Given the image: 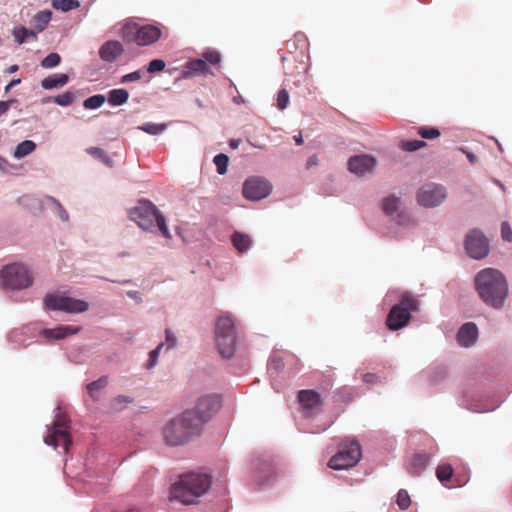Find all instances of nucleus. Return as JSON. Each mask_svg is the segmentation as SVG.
Listing matches in <instances>:
<instances>
[{"label":"nucleus","mask_w":512,"mask_h":512,"mask_svg":"<svg viewBox=\"0 0 512 512\" xmlns=\"http://www.w3.org/2000/svg\"><path fill=\"white\" fill-rule=\"evenodd\" d=\"M220 407V400L216 395L199 397L191 409L170 419L163 427L162 434L165 443L169 446H183L199 437L204 425L212 418Z\"/></svg>","instance_id":"obj_1"},{"label":"nucleus","mask_w":512,"mask_h":512,"mask_svg":"<svg viewBox=\"0 0 512 512\" xmlns=\"http://www.w3.org/2000/svg\"><path fill=\"white\" fill-rule=\"evenodd\" d=\"M475 289L480 299L494 309L504 306L509 287L505 275L498 269L485 268L479 271L474 278Z\"/></svg>","instance_id":"obj_2"},{"label":"nucleus","mask_w":512,"mask_h":512,"mask_svg":"<svg viewBox=\"0 0 512 512\" xmlns=\"http://www.w3.org/2000/svg\"><path fill=\"white\" fill-rule=\"evenodd\" d=\"M212 484L209 474L189 472L180 476L170 490V499L185 505L196 503L197 499L208 492Z\"/></svg>","instance_id":"obj_3"},{"label":"nucleus","mask_w":512,"mask_h":512,"mask_svg":"<svg viewBox=\"0 0 512 512\" xmlns=\"http://www.w3.org/2000/svg\"><path fill=\"white\" fill-rule=\"evenodd\" d=\"M128 213L129 218L142 230L151 233L159 230L163 237L171 238L164 215L151 201L145 199L138 201L135 206L129 209Z\"/></svg>","instance_id":"obj_4"},{"label":"nucleus","mask_w":512,"mask_h":512,"mask_svg":"<svg viewBox=\"0 0 512 512\" xmlns=\"http://www.w3.org/2000/svg\"><path fill=\"white\" fill-rule=\"evenodd\" d=\"M215 341L223 358H231L236 350V331L230 314L218 317L215 324Z\"/></svg>","instance_id":"obj_5"},{"label":"nucleus","mask_w":512,"mask_h":512,"mask_svg":"<svg viewBox=\"0 0 512 512\" xmlns=\"http://www.w3.org/2000/svg\"><path fill=\"white\" fill-rule=\"evenodd\" d=\"M32 283V274L24 264L12 263L0 271V285L4 290H22L30 287Z\"/></svg>","instance_id":"obj_6"},{"label":"nucleus","mask_w":512,"mask_h":512,"mask_svg":"<svg viewBox=\"0 0 512 512\" xmlns=\"http://www.w3.org/2000/svg\"><path fill=\"white\" fill-rule=\"evenodd\" d=\"M56 414L51 425L47 426V433L44 442L48 446L55 449L61 448L63 452H67L72 441L69 435V420L64 415L60 407L55 409Z\"/></svg>","instance_id":"obj_7"},{"label":"nucleus","mask_w":512,"mask_h":512,"mask_svg":"<svg viewBox=\"0 0 512 512\" xmlns=\"http://www.w3.org/2000/svg\"><path fill=\"white\" fill-rule=\"evenodd\" d=\"M418 309V300L410 293H404L400 302L392 306L388 313L386 319L388 328L396 331L405 327L411 319L412 312H416Z\"/></svg>","instance_id":"obj_8"},{"label":"nucleus","mask_w":512,"mask_h":512,"mask_svg":"<svg viewBox=\"0 0 512 512\" xmlns=\"http://www.w3.org/2000/svg\"><path fill=\"white\" fill-rule=\"evenodd\" d=\"M361 457V446L357 441L343 443L338 452L329 460L328 466L333 470H345L355 466Z\"/></svg>","instance_id":"obj_9"},{"label":"nucleus","mask_w":512,"mask_h":512,"mask_svg":"<svg viewBox=\"0 0 512 512\" xmlns=\"http://www.w3.org/2000/svg\"><path fill=\"white\" fill-rule=\"evenodd\" d=\"M382 208L384 213L391 218L396 226L407 229L414 226L412 216L402 208L401 199L391 195L383 200Z\"/></svg>","instance_id":"obj_10"},{"label":"nucleus","mask_w":512,"mask_h":512,"mask_svg":"<svg viewBox=\"0 0 512 512\" xmlns=\"http://www.w3.org/2000/svg\"><path fill=\"white\" fill-rule=\"evenodd\" d=\"M447 198L446 188L437 183H426L417 192V202L425 208H434L441 205Z\"/></svg>","instance_id":"obj_11"},{"label":"nucleus","mask_w":512,"mask_h":512,"mask_svg":"<svg viewBox=\"0 0 512 512\" xmlns=\"http://www.w3.org/2000/svg\"><path fill=\"white\" fill-rule=\"evenodd\" d=\"M465 250L475 260L484 259L489 254V241L481 230L472 229L466 235Z\"/></svg>","instance_id":"obj_12"},{"label":"nucleus","mask_w":512,"mask_h":512,"mask_svg":"<svg viewBox=\"0 0 512 512\" xmlns=\"http://www.w3.org/2000/svg\"><path fill=\"white\" fill-rule=\"evenodd\" d=\"M271 190L270 182L259 176L250 177L243 184V196L252 201L266 198Z\"/></svg>","instance_id":"obj_13"},{"label":"nucleus","mask_w":512,"mask_h":512,"mask_svg":"<svg viewBox=\"0 0 512 512\" xmlns=\"http://www.w3.org/2000/svg\"><path fill=\"white\" fill-rule=\"evenodd\" d=\"M82 330L81 326L59 325L54 328H45L38 332L40 344H50L54 341L64 340Z\"/></svg>","instance_id":"obj_14"},{"label":"nucleus","mask_w":512,"mask_h":512,"mask_svg":"<svg viewBox=\"0 0 512 512\" xmlns=\"http://www.w3.org/2000/svg\"><path fill=\"white\" fill-rule=\"evenodd\" d=\"M376 159L368 154L354 155L348 160V169L358 177L372 173L376 166Z\"/></svg>","instance_id":"obj_15"},{"label":"nucleus","mask_w":512,"mask_h":512,"mask_svg":"<svg viewBox=\"0 0 512 512\" xmlns=\"http://www.w3.org/2000/svg\"><path fill=\"white\" fill-rule=\"evenodd\" d=\"M161 36V31L154 25H143L136 30L135 41L140 46H147L156 42Z\"/></svg>","instance_id":"obj_16"},{"label":"nucleus","mask_w":512,"mask_h":512,"mask_svg":"<svg viewBox=\"0 0 512 512\" xmlns=\"http://www.w3.org/2000/svg\"><path fill=\"white\" fill-rule=\"evenodd\" d=\"M124 51L123 45L116 40H108L104 42L99 49V57L102 61L112 63Z\"/></svg>","instance_id":"obj_17"},{"label":"nucleus","mask_w":512,"mask_h":512,"mask_svg":"<svg viewBox=\"0 0 512 512\" xmlns=\"http://www.w3.org/2000/svg\"><path fill=\"white\" fill-rule=\"evenodd\" d=\"M478 338V328L472 322L463 324L457 333V342L462 347L472 346Z\"/></svg>","instance_id":"obj_18"},{"label":"nucleus","mask_w":512,"mask_h":512,"mask_svg":"<svg viewBox=\"0 0 512 512\" xmlns=\"http://www.w3.org/2000/svg\"><path fill=\"white\" fill-rule=\"evenodd\" d=\"M36 335V327L32 324L25 325L21 328L13 330L9 334V341L18 345L27 346V340L32 339Z\"/></svg>","instance_id":"obj_19"},{"label":"nucleus","mask_w":512,"mask_h":512,"mask_svg":"<svg viewBox=\"0 0 512 512\" xmlns=\"http://www.w3.org/2000/svg\"><path fill=\"white\" fill-rule=\"evenodd\" d=\"M212 75L211 69L203 59H192L188 61L183 70L184 77H193L196 75Z\"/></svg>","instance_id":"obj_20"},{"label":"nucleus","mask_w":512,"mask_h":512,"mask_svg":"<svg viewBox=\"0 0 512 512\" xmlns=\"http://www.w3.org/2000/svg\"><path fill=\"white\" fill-rule=\"evenodd\" d=\"M299 402L308 413L312 412L320 404V394L313 390H302L298 395Z\"/></svg>","instance_id":"obj_21"},{"label":"nucleus","mask_w":512,"mask_h":512,"mask_svg":"<svg viewBox=\"0 0 512 512\" xmlns=\"http://www.w3.org/2000/svg\"><path fill=\"white\" fill-rule=\"evenodd\" d=\"M459 405L467 410L478 413L493 411L496 408V406H489L479 400H474L472 396H469L468 394H464L459 399Z\"/></svg>","instance_id":"obj_22"},{"label":"nucleus","mask_w":512,"mask_h":512,"mask_svg":"<svg viewBox=\"0 0 512 512\" xmlns=\"http://www.w3.org/2000/svg\"><path fill=\"white\" fill-rule=\"evenodd\" d=\"M429 461L430 457L427 453L416 454L408 467L409 474L421 475L427 469Z\"/></svg>","instance_id":"obj_23"},{"label":"nucleus","mask_w":512,"mask_h":512,"mask_svg":"<svg viewBox=\"0 0 512 512\" xmlns=\"http://www.w3.org/2000/svg\"><path fill=\"white\" fill-rule=\"evenodd\" d=\"M231 242L238 254H244L252 247V239L250 236L238 231H235L231 235Z\"/></svg>","instance_id":"obj_24"},{"label":"nucleus","mask_w":512,"mask_h":512,"mask_svg":"<svg viewBox=\"0 0 512 512\" xmlns=\"http://www.w3.org/2000/svg\"><path fill=\"white\" fill-rule=\"evenodd\" d=\"M69 81V77L64 73H57L44 78L41 81V87L45 90L60 88L65 86Z\"/></svg>","instance_id":"obj_25"},{"label":"nucleus","mask_w":512,"mask_h":512,"mask_svg":"<svg viewBox=\"0 0 512 512\" xmlns=\"http://www.w3.org/2000/svg\"><path fill=\"white\" fill-rule=\"evenodd\" d=\"M252 466L257 474L256 478L259 481H261V482L268 481L269 477L272 474V466H271L270 462L258 458L255 461H253Z\"/></svg>","instance_id":"obj_26"},{"label":"nucleus","mask_w":512,"mask_h":512,"mask_svg":"<svg viewBox=\"0 0 512 512\" xmlns=\"http://www.w3.org/2000/svg\"><path fill=\"white\" fill-rule=\"evenodd\" d=\"M18 203L24 209L33 214H38L43 210L42 200L32 195H24L18 199Z\"/></svg>","instance_id":"obj_27"},{"label":"nucleus","mask_w":512,"mask_h":512,"mask_svg":"<svg viewBox=\"0 0 512 512\" xmlns=\"http://www.w3.org/2000/svg\"><path fill=\"white\" fill-rule=\"evenodd\" d=\"M88 308H89L88 302L81 300V299H75V298L66 296L63 312L77 314V313H82V312L87 311Z\"/></svg>","instance_id":"obj_28"},{"label":"nucleus","mask_w":512,"mask_h":512,"mask_svg":"<svg viewBox=\"0 0 512 512\" xmlns=\"http://www.w3.org/2000/svg\"><path fill=\"white\" fill-rule=\"evenodd\" d=\"M66 296L60 294H47L43 300L44 307L47 310L62 311L64 310Z\"/></svg>","instance_id":"obj_29"},{"label":"nucleus","mask_w":512,"mask_h":512,"mask_svg":"<svg viewBox=\"0 0 512 512\" xmlns=\"http://www.w3.org/2000/svg\"><path fill=\"white\" fill-rule=\"evenodd\" d=\"M129 99V92L126 89H112L108 92L107 101L111 106H121Z\"/></svg>","instance_id":"obj_30"},{"label":"nucleus","mask_w":512,"mask_h":512,"mask_svg":"<svg viewBox=\"0 0 512 512\" xmlns=\"http://www.w3.org/2000/svg\"><path fill=\"white\" fill-rule=\"evenodd\" d=\"M13 36L15 38V41L19 44L37 40L36 32L33 30H30V29H27L24 26L16 27L13 30Z\"/></svg>","instance_id":"obj_31"},{"label":"nucleus","mask_w":512,"mask_h":512,"mask_svg":"<svg viewBox=\"0 0 512 512\" xmlns=\"http://www.w3.org/2000/svg\"><path fill=\"white\" fill-rule=\"evenodd\" d=\"M45 202L51 206V209L53 213L63 222H67L69 220V214L65 210V208L62 206V204L59 202L58 199H56L53 196H46Z\"/></svg>","instance_id":"obj_32"},{"label":"nucleus","mask_w":512,"mask_h":512,"mask_svg":"<svg viewBox=\"0 0 512 512\" xmlns=\"http://www.w3.org/2000/svg\"><path fill=\"white\" fill-rule=\"evenodd\" d=\"M36 147L37 145L34 141L24 140L16 146L13 152V157L15 159H22L31 154L32 152H34Z\"/></svg>","instance_id":"obj_33"},{"label":"nucleus","mask_w":512,"mask_h":512,"mask_svg":"<svg viewBox=\"0 0 512 512\" xmlns=\"http://www.w3.org/2000/svg\"><path fill=\"white\" fill-rule=\"evenodd\" d=\"M86 152L91 155L93 158L101 161L106 166L112 168L114 166L113 159L102 149L99 147H89L86 149Z\"/></svg>","instance_id":"obj_34"},{"label":"nucleus","mask_w":512,"mask_h":512,"mask_svg":"<svg viewBox=\"0 0 512 512\" xmlns=\"http://www.w3.org/2000/svg\"><path fill=\"white\" fill-rule=\"evenodd\" d=\"M52 12L43 10L36 13L33 17V24L35 28L41 32L43 31L51 20Z\"/></svg>","instance_id":"obj_35"},{"label":"nucleus","mask_w":512,"mask_h":512,"mask_svg":"<svg viewBox=\"0 0 512 512\" xmlns=\"http://www.w3.org/2000/svg\"><path fill=\"white\" fill-rule=\"evenodd\" d=\"M108 384L107 376H102L99 379L89 383L87 385V390L91 398L94 400L98 399V392L104 389Z\"/></svg>","instance_id":"obj_36"},{"label":"nucleus","mask_w":512,"mask_h":512,"mask_svg":"<svg viewBox=\"0 0 512 512\" xmlns=\"http://www.w3.org/2000/svg\"><path fill=\"white\" fill-rule=\"evenodd\" d=\"M52 7L55 10L68 12L70 10L79 8L80 2L78 0H52Z\"/></svg>","instance_id":"obj_37"},{"label":"nucleus","mask_w":512,"mask_h":512,"mask_svg":"<svg viewBox=\"0 0 512 512\" xmlns=\"http://www.w3.org/2000/svg\"><path fill=\"white\" fill-rule=\"evenodd\" d=\"M137 129L150 135H159L167 129V124L147 122L138 126Z\"/></svg>","instance_id":"obj_38"},{"label":"nucleus","mask_w":512,"mask_h":512,"mask_svg":"<svg viewBox=\"0 0 512 512\" xmlns=\"http://www.w3.org/2000/svg\"><path fill=\"white\" fill-rule=\"evenodd\" d=\"M106 101V97L102 94L93 95L83 102L85 109L95 110L100 108Z\"/></svg>","instance_id":"obj_39"},{"label":"nucleus","mask_w":512,"mask_h":512,"mask_svg":"<svg viewBox=\"0 0 512 512\" xmlns=\"http://www.w3.org/2000/svg\"><path fill=\"white\" fill-rule=\"evenodd\" d=\"M452 474L453 468L449 464L439 465L436 469V476L443 485L451 478Z\"/></svg>","instance_id":"obj_40"},{"label":"nucleus","mask_w":512,"mask_h":512,"mask_svg":"<svg viewBox=\"0 0 512 512\" xmlns=\"http://www.w3.org/2000/svg\"><path fill=\"white\" fill-rule=\"evenodd\" d=\"M214 164L216 165L217 173L220 175H224L227 172L229 158L226 154L220 153L217 154L213 159Z\"/></svg>","instance_id":"obj_41"},{"label":"nucleus","mask_w":512,"mask_h":512,"mask_svg":"<svg viewBox=\"0 0 512 512\" xmlns=\"http://www.w3.org/2000/svg\"><path fill=\"white\" fill-rule=\"evenodd\" d=\"M177 342V337L174 332L167 328L165 329V341L161 342L159 345H163V348L168 352L176 348Z\"/></svg>","instance_id":"obj_42"},{"label":"nucleus","mask_w":512,"mask_h":512,"mask_svg":"<svg viewBox=\"0 0 512 512\" xmlns=\"http://www.w3.org/2000/svg\"><path fill=\"white\" fill-rule=\"evenodd\" d=\"M425 146L426 142L423 140H406L400 143V148L407 152H414Z\"/></svg>","instance_id":"obj_43"},{"label":"nucleus","mask_w":512,"mask_h":512,"mask_svg":"<svg viewBox=\"0 0 512 512\" xmlns=\"http://www.w3.org/2000/svg\"><path fill=\"white\" fill-rule=\"evenodd\" d=\"M61 57L58 53L52 52L43 58L41 66L45 69H51L59 65Z\"/></svg>","instance_id":"obj_44"},{"label":"nucleus","mask_w":512,"mask_h":512,"mask_svg":"<svg viewBox=\"0 0 512 512\" xmlns=\"http://www.w3.org/2000/svg\"><path fill=\"white\" fill-rule=\"evenodd\" d=\"M396 502L401 510L407 509L411 504L408 492L404 489L399 490V492L397 493Z\"/></svg>","instance_id":"obj_45"},{"label":"nucleus","mask_w":512,"mask_h":512,"mask_svg":"<svg viewBox=\"0 0 512 512\" xmlns=\"http://www.w3.org/2000/svg\"><path fill=\"white\" fill-rule=\"evenodd\" d=\"M74 100H75V95L70 91H66L63 94L56 96L55 103L58 104L59 106L66 107V106L71 105L74 102Z\"/></svg>","instance_id":"obj_46"},{"label":"nucleus","mask_w":512,"mask_h":512,"mask_svg":"<svg viewBox=\"0 0 512 512\" xmlns=\"http://www.w3.org/2000/svg\"><path fill=\"white\" fill-rule=\"evenodd\" d=\"M163 349V345H158L155 349L149 352V359L146 364L147 369L154 368L158 363V357Z\"/></svg>","instance_id":"obj_47"},{"label":"nucleus","mask_w":512,"mask_h":512,"mask_svg":"<svg viewBox=\"0 0 512 512\" xmlns=\"http://www.w3.org/2000/svg\"><path fill=\"white\" fill-rule=\"evenodd\" d=\"M165 62L162 59H154L149 62L147 71L151 74L161 72L165 69Z\"/></svg>","instance_id":"obj_48"},{"label":"nucleus","mask_w":512,"mask_h":512,"mask_svg":"<svg viewBox=\"0 0 512 512\" xmlns=\"http://www.w3.org/2000/svg\"><path fill=\"white\" fill-rule=\"evenodd\" d=\"M204 61L209 62L213 65H217L221 62V54L216 50H210L203 53Z\"/></svg>","instance_id":"obj_49"},{"label":"nucleus","mask_w":512,"mask_h":512,"mask_svg":"<svg viewBox=\"0 0 512 512\" xmlns=\"http://www.w3.org/2000/svg\"><path fill=\"white\" fill-rule=\"evenodd\" d=\"M418 133L422 138H426V139H434L440 135V131L434 127L420 128Z\"/></svg>","instance_id":"obj_50"},{"label":"nucleus","mask_w":512,"mask_h":512,"mask_svg":"<svg viewBox=\"0 0 512 512\" xmlns=\"http://www.w3.org/2000/svg\"><path fill=\"white\" fill-rule=\"evenodd\" d=\"M284 366L283 360L278 356H272L268 364L270 373H278Z\"/></svg>","instance_id":"obj_51"},{"label":"nucleus","mask_w":512,"mask_h":512,"mask_svg":"<svg viewBox=\"0 0 512 512\" xmlns=\"http://www.w3.org/2000/svg\"><path fill=\"white\" fill-rule=\"evenodd\" d=\"M289 104V94L286 89H281L277 95V107L284 110Z\"/></svg>","instance_id":"obj_52"},{"label":"nucleus","mask_w":512,"mask_h":512,"mask_svg":"<svg viewBox=\"0 0 512 512\" xmlns=\"http://www.w3.org/2000/svg\"><path fill=\"white\" fill-rule=\"evenodd\" d=\"M501 237L504 241H512V229L507 221H504L501 224Z\"/></svg>","instance_id":"obj_53"},{"label":"nucleus","mask_w":512,"mask_h":512,"mask_svg":"<svg viewBox=\"0 0 512 512\" xmlns=\"http://www.w3.org/2000/svg\"><path fill=\"white\" fill-rule=\"evenodd\" d=\"M141 77H142L141 71L140 70H136L134 72H131V73L123 75L121 77L120 82L121 83L134 82V81H138Z\"/></svg>","instance_id":"obj_54"},{"label":"nucleus","mask_w":512,"mask_h":512,"mask_svg":"<svg viewBox=\"0 0 512 512\" xmlns=\"http://www.w3.org/2000/svg\"><path fill=\"white\" fill-rule=\"evenodd\" d=\"M17 101L15 99H10L7 101H0V117L5 115L12 104L16 103Z\"/></svg>","instance_id":"obj_55"},{"label":"nucleus","mask_w":512,"mask_h":512,"mask_svg":"<svg viewBox=\"0 0 512 512\" xmlns=\"http://www.w3.org/2000/svg\"><path fill=\"white\" fill-rule=\"evenodd\" d=\"M126 294L130 299L134 300L138 304L143 302L142 294L139 291L129 290L126 292Z\"/></svg>","instance_id":"obj_56"},{"label":"nucleus","mask_w":512,"mask_h":512,"mask_svg":"<svg viewBox=\"0 0 512 512\" xmlns=\"http://www.w3.org/2000/svg\"><path fill=\"white\" fill-rule=\"evenodd\" d=\"M363 381L368 383V384L375 383L377 381V375L373 374V373H366L363 376Z\"/></svg>","instance_id":"obj_57"},{"label":"nucleus","mask_w":512,"mask_h":512,"mask_svg":"<svg viewBox=\"0 0 512 512\" xmlns=\"http://www.w3.org/2000/svg\"><path fill=\"white\" fill-rule=\"evenodd\" d=\"M9 167H10L9 162L5 158L0 156V170L3 172H7Z\"/></svg>","instance_id":"obj_58"},{"label":"nucleus","mask_w":512,"mask_h":512,"mask_svg":"<svg viewBox=\"0 0 512 512\" xmlns=\"http://www.w3.org/2000/svg\"><path fill=\"white\" fill-rule=\"evenodd\" d=\"M21 83V79H13L8 85L5 87V92L8 93L14 86Z\"/></svg>","instance_id":"obj_59"},{"label":"nucleus","mask_w":512,"mask_h":512,"mask_svg":"<svg viewBox=\"0 0 512 512\" xmlns=\"http://www.w3.org/2000/svg\"><path fill=\"white\" fill-rule=\"evenodd\" d=\"M318 164V158L316 155H312L307 160V168H310L312 166H315Z\"/></svg>","instance_id":"obj_60"},{"label":"nucleus","mask_w":512,"mask_h":512,"mask_svg":"<svg viewBox=\"0 0 512 512\" xmlns=\"http://www.w3.org/2000/svg\"><path fill=\"white\" fill-rule=\"evenodd\" d=\"M100 279L105 280V281H109V282H112V283L122 284V285L131 283L130 279H126V280H112V279H108L106 277H100Z\"/></svg>","instance_id":"obj_61"},{"label":"nucleus","mask_w":512,"mask_h":512,"mask_svg":"<svg viewBox=\"0 0 512 512\" xmlns=\"http://www.w3.org/2000/svg\"><path fill=\"white\" fill-rule=\"evenodd\" d=\"M463 152H465L466 154V157L467 159L469 160V162H471L472 164L476 163L477 161V157L476 155H474L473 153L471 152H466L465 150L462 149Z\"/></svg>","instance_id":"obj_62"},{"label":"nucleus","mask_w":512,"mask_h":512,"mask_svg":"<svg viewBox=\"0 0 512 512\" xmlns=\"http://www.w3.org/2000/svg\"><path fill=\"white\" fill-rule=\"evenodd\" d=\"M240 143H241L240 139H231L229 142V145L232 149H236L239 147Z\"/></svg>","instance_id":"obj_63"},{"label":"nucleus","mask_w":512,"mask_h":512,"mask_svg":"<svg viewBox=\"0 0 512 512\" xmlns=\"http://www.w3.org/2000/svg\"><path fill=\"white\" fill-rule=\"evenodd\" d=\"M55 98H56V96H47V97H44L41 100V102H42V104H48V103H51V102L55 103Z\"/></svg>","instance_id":"obj_64"}]
</instances>
